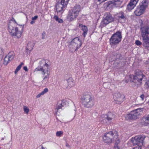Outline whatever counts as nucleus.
<instances>
[{
	"label": "nucleus",
	"mask_w": 149,
	"mask_h": 149,
	"mask_svg": "<svg viewBox=\"0 0 149 149\" xmlns=\"http://www.w3.org/2000/svg\"><path fill=\"white\" fill-rule=\"evenodd\" d=\"M34 20H32L31 21V22H30V23L31 24H34L35 22L34 21Z\"/></svg>",
	"instance_id": "44"
},
{
	"label": "nucleus",
	"mask_w": 149,
	"mask_h": 149,
	"mask_svg": "<svg viewBox=\"0 0 149 149\" xmlns=\"http://www.w3.org/2000/svg\"><path fill=\"white\" fill-rule=\"evenodd\" d=\"M82 45L81 40L78 37H76L73 39L70 42L69 47L70 51L71 52L77 51Z\"/></svg>",
	"instance_id": "4"
},
{
	"label": "nucleus",
	"mask_w": 149,
	"mask_h": 149,
	"mask_svg": "<svg viewBox=\"0 0 149 149\" xmlns=\"http://www.w3.org/2000/svg\"><path fill=\"white\" fill-rule=\"evenodd\" d=\"M107 84V83H104V85L105 86V84Z\"/></svg>",
	"instance_id": "47"
},
{
	"label": "nucleus",
	"mask_w": 149,
	"mask_h": 149,
	"mask_svg": "<svg viewBox=\"0 0 149 149\" xmlns=\"http://www.w3.org/2000/svg\"><path fill=\"white\" fill-rule=\"evenodd\" d=\"M148 4V2L146 0H143L139 5V7L145 11V9L147 8Z\"/></svg>",
	"instance_id": "22"
},
{
	"label": "nucleus",
	"mask_w": 149,
	"mask_h": 149,
	"mask_svg": "<svg viewBox=\"0 0 149 149\" xmlns=\"http://www.w3.org/2000/svg\"><path fill=\"white\" fill-rule=\"evenodd\" d=\"M46 71H47V72H48V70H47Z\"/></svg>",
	"instance_id": "50"
},
{
	"label": "nucleus",
	"mask_w": 149,
	"mask_h": 149,
	"mask_svg": "<svg viewBox=\"0 0 149 149\" xmlns=\"http://www.w3.org/2000/svg\"><path fill=\"white\" fill-rule=\"evenodd\" d=\"M122 38L121 32L118 31L113 34L109 39V43L111 46L117 45L120 42Z\"/></svg>",
	"instance_id": "6"
},
{
	"label": "nucleus",
	"mask_w": 149,
	"mask_h": 149,
	"mask_svg": "<svg viewBox=\"0 0 149 149\" xmlns=\"http://www.w3.org/2000/svg\"><path fill=\"white\" fill-rule=\"evenodd\" d=\"M79 27L83 31L82 35L84 38L85 37L88 31L87 27L86 26L83 25L82 24H79Z\"/></svg>",
	"instance_id": "19"
},
{
	"label": "nucleus",
	"mask_w": 149,
	"mask_h": 149,
	"mask_svg": "<svg viewBox=\"0 0 149 149\" xmlns=\"http://www.w3.org/2000/svg\"><path fill=\"white\" fill-rule=\"evenodd\" d=\"M38 71H41L42 72V74H45L46 73L45 71V69H43L42 67H38L36 68L34 71V72Z\"/></svg>",
	"instance_id": "27"
},
{
	"label": "nucleus",
	"mask_w": 149,
	"mask_h": 149,
	"mask_svg": "<svg viewBox=\"0 0 149 149\" xmlns=\"http://www.w3.org/2000/svg\"><path fill=\"white\" fill-rule=\"evenodd\" d=\"M38 16H35L34 17H33L32 18V19L33 20H36L37 19V18H38Z\"/></svg>",
	"instance_id": "37"
},
{
	"label": "nucleus",
	"mask_w": 149,
	"mask_h": 149,
	"mask_svg": "<svg viewBox=\"0 0 149 149\" xmlns=\"http://www.w3.org/2000/svg\"><path fill=\"white\" fill-rule=\"evenodd\" d=\"M139 0H132L127 5V7L129 10H131L135 6Z\"/></svg>",
	"instance_id": "18"
},
{
	"label": "nucleus",
	"mask_w": 149,
	"mask_h": 149,
	"mask_svg": "<svg viewBox=\"0 0 149 149\" xmlns=\"http://www.w3.org/2000/svg\"><path fill=\"white\" fill-rule=\"evenodd\" d=\"M133 149H141V148L140 147L138 146L133 148Z\"/></svg>",
	"instance_id": "41"
},
{
	"label": "nucleus",
	"mask_w": 149,
	"mask_h": 149,
	"mask_svg": "<svg viewBox=\"0 0 149 149\" xmlns=\"http://www.w3.org/2000/svg\"><path fill=\"white\" fill-rule=\"evenodd\" d=\"M68 87H71L74 86V81L72 78H69L67 80Z\"/></svg>",
	"instance_id": "25"
},
{
	"label": "nucleus",
	"mask_w": 149,
	"mask_h": 149,
	"mask_svg": "<svg viewBox=\"0 0 149 149\" xmlns=\"http://www.w3.org/2000/svg\"><path fill=\"white\" fill-rule=\"evenodd\" d=\"M143 108H139L131 111L130 113L127 114L125 116L127 120L130 119H136L139 118V117L142 114Z\"/></svg>",
	"instance_id": "5"
},
{
	"label": "nucleus",
	"mask_w": 149,
	"mask_h": 149,
	"mask_svg": "<svg viewBox=\"0 0 149 149\" xmlns=\"http://www.w3.org/2000/svg\"><path fill=\"white\" fill-rule=\"evenodd\" d=\"M141 123L142 125L146 126L149 124V114L142 117L141 120Z\"/></svg>",
	"instance_id": "17"
},
{
	"label": "nucleus",
	"mask_w": 149,
	"mask_h": 149,
	"mask_svg": "<svg viewBox=\"0 0 149 149\" xmlns=\"http://www.w3.org/2000/svg\"><path fill=\"white\" fill-rule=\"evenodd\" d=\"M75 114L74 116V117L73 118H74V117H75Z\"/></svg>",
	"instance_id": "48"
},
{
	"label": "nucleus",
	"mask_w": 149,
	"mask_h": 149,
	"mask_svg": "<svg viewBox=\"0 0 149 149\" xmlns=\"http://www.w3.org/2000/svg\"><path fill=\"white\" fill-rule=\"evenodd\" d=\"M43 95V94H41V92L37 96H36V97L37 98H38V97H40V96L41 95Z\"/></svg>",
	"instance_id": "40"
},
{
	"label": "nucleus",
	"mask_w": 149,
	"mask_h": 149,
	"mask_svg": "<svg viewBox=\"0 0 149 149\" xmlns=\"http://www.w3.org/2000/svg\"><path fill=\"white\" fill-rule=\"evenodd\" d=\"M118 135L117 132V136H115L114 140L115 141V149H119L120 146L118 145L120 143V141L119 139L118 138Z\"/></svg>",
	"instance_id": "23"
},
{
	"label": "nucleus",
	"mask_w": 149,
	"mask_h": 149,
	"mask_svg": "<svg viewBox=\"0 0 149 149\" xmlns=\"http://www.w3.org/2000/svg\"><path fill=\"white\" fill-rule=\"evenodd\" d=\"M140 97L141 98L142 100H143L144 98L146 97V96L144 94H143L140 95Z\"/></svg>",
	"instance_id": "36"
},
{
	"label": "nucleus",
	"mask_w": 149,
	"mask_h": 149,
	"mask_svg": "<svg viewBox=\"0 0 149 149\" xmlns=\"http://www.w3.org/2000/svg\"><path fill=\"white\" fill-rule=\"evenodd\" d=\"M24 110L26 114H28L29 109L26 106H24L23 107Z\"/></svg>",
	"instance_id": "30"
},
{
	"label": "nucleus",
	"mask_w": 149,
	"mask_h": 149,
	"mask_svg": "<svg viewBox=\"0 0 149 149\" xmlns=\"http://www.w3.org/2000/svg\"><path fill=\"white\" fill-rule=\"evenodd\" d=\"M24 65V63L23 62H22L20 64L17 66L15 71V74H16L18 71L20 69L22 65Z\"/></svg>",
	"instance_id": "29"
},
{
	"label": "nucleus",
	"mask_w": 149,
	"mask_h": 149,
	"mask_svg": "<svg viewBox=\"0 0 149 149\" xmlns=\"http://www.w3.org/2000/svg\"><path fill=\"white\" fill-rule=\"evenodd\" d=\"M49 74L47 73V75L45 76L44 77V78L43 80V82H44V81H46V79H48L49 78Z\"/></svg>",
	"instance_id": "33"
},
{
	"label": "nucleus",
	"mask_w": 149,
	"mask_h": 149,
	"mask_svg": "<svg viewBox=\"0 0 149 149\" xmlns=\"http://www.w3.org/2000/svg\"><path fill=\"white\" fill-rule=\"evenodd\" d=\"M14 56L15 54L13 52L9 53L8 56H6L4 58L3 64L5 65H7L9 61L13 60Z\"/></svg>",
	"instance_id": "15"
},
{
	"label": "nucleus",
	"mask_w": 149,
	"mask_h": 149,
	"mask_svg": "<svg viewBox=\"0 0 149 149\" xmlns=\"http://www.w3.org/2000/svg\"><path fill=\"white\" fill-rule=\"evenodd\" d=\"M147 149H149V147H148Z\"/></svg>",
	"instance_id": "49"
},
{
	"label": "nucleus",
	"mask_w": 149,
	"mask_h": 149,
	"mask_svg": "<svg viewBox=\"0 0 149 149\" xmlns=\"http://www.w3.org/2000/svg\"><path fill=\"white\" fill-rule=\"evenodd\" d=\"M133 82L139 83V84H141L142 81L145 77L142 71L140 70H136L135 71L134 75L133 76Z\"/></svg>",
	"instance_id": "10"
},
{
	"label": "nucleus",
	"mask_w": 149,
	"mask_h": 149,
	"mask_svg": "<svg viewBox=\"0 0 149 149\" xmlns=\"http://www.w3.org/2000/svg\"><path fill=\"white\" fill-rule=\"evenodd\" d=\"M48 91V89L47 88H45L44 90L41 92L42 94H44L45 93H47Z\"/></svg>",
	"instance_id": "32"
},
{
	"label": "nucleus",
	"mask_w": 149,
	"mask_h": 149,
	"mask_svg": "<svg viewBox=\"0 0 149 149\" xmlns=\"http://www.w3.org/2000/svg\"><path fill=\"white\" fill-rule=\"evenodd\" d=\"M80 11V6L79 5H76L73 9L69 11L67 16V19L69 21H72L78 16Z\"/></svg>",
	"instance_id": "3"
},
{
	"label": "nucleus",
	"mask_w": 149,
	"mask_h": 149,
	"mask_svg": "<svg viewBox=\"0 0 149 149\" xmlns=\"http://www.w3.org/2000/svg\"><path fill=\"white\" fill-rule=\"evenodd\" d=\"M117 136V131H110L105 133L103 137L104 143H111L114 141L115 136Z\"/></svg>",
	"instance_id": "9"
},
{
	"label": "nucleus",
	"mask_w": 149,
	"mask_h": 149,
	"mask_svg": "<svg viewBox=\"0 0 149 149\" xmlns=\"http://www.w3.org/2000/svg\"><path fill=\"white\" fill-rule=\"evenodd\" d=\"M136 44L137 45H141L142 43L139 40H136L135 42Z\"/></svg>",
	"instance_id": "35"
},
{
	"label": "nucleus",
	"mask_w": 149,
	"mask_h": 149,
	"mask_svg": "<svg viewBox=\"0 0 149 149\" xmlns=\"http://www.w3.org/2000/svg\"><path fill=\"white\" fill-rule=\"evenodd\" d=\"M40 149H44V147L42 146L41 147V148Z\"/></svg>",
	"instance_id": "46"
},
{
	"label": "nucleus",
	"mask_w": 149,
	"mask_h": 149,
	"mask_svg": "<svg viewBox=\"0 0 149 149\" xmlns=\"http://www.w3.org/2000/svg\"><path fill=\"white\" fill-rule=\"evenodd\" d=\"M113 20V18L110 15H106L104 16V18L101 22V24L103 26L111 22Z\"/></svg>",
	"instance_id": "14"
},
{
	"label": "nucleus",
	"mask_w": 149,
	"mask_h": 149,
	"mask_svg": "<svg viewBox=\"0 0 149 149\" xmlns=\"http://www.w3.org/2000/svg\"><path fill=\"white\" fill-rule=\"evenodd\" d=\"M118 20L121 23L125 22L127 19V17L125 14L122 11H120L117 14Z\"/></svg>",
	"instance_id": "16"
},
{
	"label": "nucleus",
	"mask_w": 149,
	"mask_h": 149,
	"mask_svg": "<svg viewBox=\"0 0 149 149\" xmlns=\"http://www.w3.org/2000/svg\"><path fill=\"white\" fill-rule=\"evenodd\" d=\"M63 134V132L61 131H59L57 132L56 133V136L60 137Z\"/></svg>",
	"instance_id": "31"
},
{
	"label": "nucleus",
	"mask_w": 149,
	"mask_h": 149,
	"mask_svg": "<svg viewBox=\"0 0 149 149\" xmlns=\"http://www.w3.org/2000/svg\"><path fill=\"white\" fill-rule=\"evenodd\" d=\"M24 28V25H19L18 26L15 27L13 24H10L9 25L8 30L12 36L15 38H19L22 36Z\"/></svg>",
	"instance_id": "1"
},
{
	"label": "nucleus",
	"mask_w": 149,
	"mask_h": 149,
	"mask_svg": "<svg viewBox=\"0 0 149 149\" xmlns=\"http://www.w3.org/2000/svg\"><path fill=\"white\" fill-rule=\"evenodd\" d=\"M68 103V102L64 100L62 101L61 103L59 104L57 108L56 109L55 111L56 113L57 114V112H58L59 111H60V109H61L62 107H64Z\"/></svg>",
	"instance_id": "21"
},
{
	"label": "nucleus",
	"mask_w": 149,
	"mask_h": 149,
	"mask_svg": "<svg viewBox=\"0 0 149 149\" xmlns=\"http://www.w3.org/2000/svg\"><path fill=\"white\" fill-rule=\"evenodd\" d=\"M23 69L24 70L27 72L28 71V69L27 68L26 66H24L23 68Z\"/></svg>",
	"instance_id": "39"
},
{
	"label": "nucleus",
	"mask_w": 149,
	"mask_h": 149,
	"mask_svg": "<svg viewBox=\"0 0 149 149\" xmlns=\"http://www.w3.org/2000/svg\"><path fill=\"white\" fill-rule=\"evenodd\" d=\"M102 120H101V122L103 124L107 123V120L108 121H111L112 120L114 119L115 118L114 114L112 112H109L106 115L102 116Z\"/></svg>",
	"instance_id": "12"
},
{
	"label": "nucleus",
	"mask_w": 149,
	"mask_h": 149,
	"mask_svg": "<svg viewBox=\"0 0 149 149\" xmlns=\"http://www.w3.org/2000/svg\"><path fill=\"white\" fill-rule=\"evenodd\" d=\"M12 20L13 21H14V22L15 23V24H17V23L16 21H15V19L14 18H12Z\"/></svg>",
	"instance_id": "42"
},
{
	"label": "nucleus",
	"mask_w": 149,
	"mask_h": 149,
	"mask_svg": "<svg viewBox=\"0 0 149 149\" xmlns=\"http://www.w3.org/2000/svg\"><path fill=\"white\" fill-rule=\"evenodd\" d=\"M69 0H57L56 4V10L58 15H61L63 12V8L66 7Z\"/></svg>",
	"instance_id": "7"
},
{
	"label": "nucleus",
	"mask_w": 149,
	"mask_h": 149,
	"mask_svg": "<svg viewBox=\"0 0 149 149\" xmlns=\"http://www.w3.org/2000/svg\"><path fill=\"white\" fill-rule=\"evenodd\" d=\"M54 18L56 21L58 22L59 23H62L63 22V20L61 19L58 18L57 15H55Z\"/></svg>",
	"instance_id": "28"
},
{
	"label": "nucleus",
	"mask_w": 149,
	"mask_h": 149,
	"mask_svg": "<svg viewBox=\"0 0 149 149\" xmlns=\"http://www.w3.org/2000/svg\"><path fill=\"white\" fill-rule=\"evenodd\" d=\"M82 104L84 107H91L94 105L93 97L88 94L85 95L82 97Z\"/></svg>",
	"instance_id": "8"
},
{
	"label": "nucleus",
	"mask_w": 149,
	"mask_h": 149,
	"mask_svg": "<svg viewBox=\"0 0 149 149\" xmlns=\"http://www.w3.org/2000/svg\"><path fill=\"white\" fill-rule=\"evenodd\" d=\"M113 97L115 101L117 102L116 103L119 104L122 102L124 100V95L119 93H116L114 94Z\"/></svg>",
	"instance_id": "13"
},
{
	"label": "nucleus",
	"mask_w": 149,
	"mask_h": 149,
	"mask_svg": "<svg viewBox=\"0 0 149 149\" xmlns=\"http://www.w3.org/2000/svg\"><path fill=\"white\" fill-rule=\"evenodd\" d=\"M65 146L66 147H70L69 145L67 143H66Z\"/></svg>",
	"instance_id": "43"
},
{
	"label": "nucleus",
	"mask_w": 149,
	"mask_h": 149,
	"mask_svg": "<svg viewBox=\"0 0 149 149\" xmlns=\"http://www.w3.org/2000/svg\"><path fill=\"white\" fill-rule=\"evenodd\" d=\"M144 86L146 88H149V80L146 82Z\"/></svg>",
	"instance_id": "34"
},
{
	"label": "nucleus",
	"mask_w": 149,
	"mask_h": 149,
	"mask_svg": "<svg viewBox=\"0 0 149 149\" xmlns=\"http://www.w3.org/2000/svg\"><path fill=\"white\" fill-rule=\"evenodd\" d=\"M34 45L33 43L31 42H29L27 44L26 49L29 51H31L33 49Z\"/></svg>",
	"instance_id": "26"
},
{
	"label": "nucleus",
	"mask_w": 149,
	"mask_h": 149,
	"mask_svg": "<svg viewBox=\"0 0 149 149\" xmlns=\"http://www.w3.org/2000/svg\"><path fill=\"white\" fill-rule=\"evenodd\" d=\"M121 4V2L120 0H114L109 1L108 3L107 6H109L110 5H111V6H117L120 5Z\"/></svg>",
	"instance_id": "20"
},
{
	"label": "nucleus",
	"mask_w": 149,
	"mask_h": 149,
	"mask_svg": "<svg viewBox=\"0 0 149 149\" xmlns=\"http://www.w3.org/2000/svg\"><path fill=\"white\" fill-rule=\"evenodd\" d=\"M141 34L143 41V45L149 47V27L144 26L141 28Z\"/></svg>",
	"instance_id": "2"
},
{
	"label": "nucleus",
	"mask_w": 149,
	"mask_h": 149,
	"mask_svg": "<svg viewBox=\"0 0 149 149\" xmlns=\"http://www.w3.org/2000/svg\"><path fill=\"white\" fill-rule=\"evenodd\" d=\"M144 11L142 9L138 7L137 9L135 11L134 13L136 16H139L143 14Z\"/></svg>",
	"instance_id": "24"
},
{
	"label": "nucleus",
	"mask_w": 149,
	"mask_h": 149,
	"mask_svg": "<svg viewBox=\"0 0 149 149\" xmlns=\"http://www.w3.org/2000/svg\"><path fill=\"white\" fill-rule=\"evenodd\" d=\"M42 39H44L45 38V33H43L42 34Z\"/></svg>",
	"instance_id": "38"
},
{
	"label": "nucleus",
	"mask_w": 149,
	"mask_h": 149,
	"mask_svg": "<svg viewBox=\"0 0 149 149\" xmlns=\"http://www.w3.org/2000/svg\"><path fill=\"white\" fill-rule=\"evenodd\" d=\"M145 137L144 136H137L132 138V141L134 145H137L141 147L143 145Z\"/></svg>",
	"instance_id": "11"
},
{
	"label": "nucleus",
	"mask_w": 149,
	"mask_h": 149,
	"mask_svg": "<svg viewBox=\"0 0 149 149\" xmlns=\"http://www.w3.org/2000/svg\"><path fill=\"white\" fill-rule=\"evenodd\" d=\"M45 66H46L47 67H48L49 66L48 65L47 63H45Z\"/></svg>",
	"instance_id": "45"
}]
</instances>
